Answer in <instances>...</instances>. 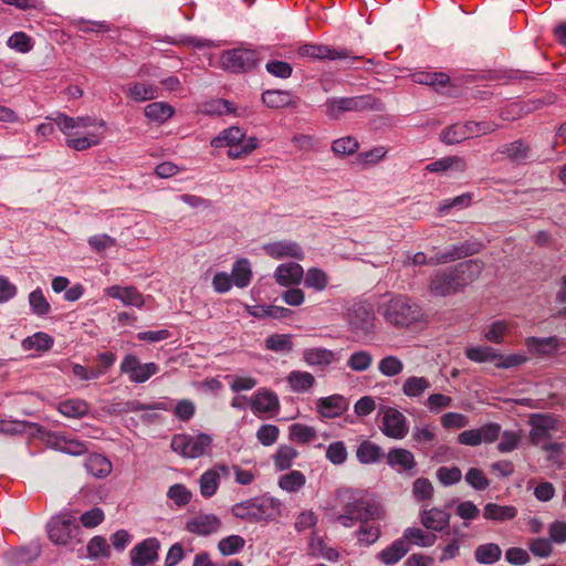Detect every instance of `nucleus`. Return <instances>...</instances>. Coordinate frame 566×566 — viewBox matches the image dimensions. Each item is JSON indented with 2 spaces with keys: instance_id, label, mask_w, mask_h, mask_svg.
Segmentation results:
<instances>
[{
  "instance_id": "nucleus-1",
  "label": "nucleus",
  "mask_w": 566,
  "mask_h": 566,
  "mask_svg": "<svg viewBox=\"0 0 566 566\" xmlns=\"http://www.w3.org/2000/svg\"><path fill=\"white\" fill-rule=\"evenodd\" d=\"M65 136V144L69 148L83 151L98 146L104 138L106 123L91 116L71 117L64 113L49 116Z\"/></svg>"
},
{
  "instance_id": "nucleus-2",
  "label": "nucleus",
  "mask_w": 566,
  "mask_h": 566,
  "mask_svg": "<svg viewBox=\"0 0 566 566\" xmlns=\"http://www.w3.org/2000/svg\"><path fill=\"white\" fill-rule=\"evenodd\" d=\"M336 499L343 507V513L335 516L334 521L344 527H353L359 521L378 520L381 517L379 506L358 491L350 489L338 490Z\"/></svg>"
},
{
  "instance_id": "nucleus-3",
  "label": "nucleus",
  "mask_w": 566,
  "mask_h": 566,
  "mask_svg": "<svg viewBox=\"0 0 566 566\" xmlns=\"http://www.w3.org/2000/svg\"><path fill=\"white\" fill-rule=\"evenodd\" d=\"M231 511L250 523L269 522L281 515V502L274 497H252L234 504Z\"/></svg>"
},
{
  "instance_id": "nucleus-4",
  "label": "nucleus",
  "mask_w": 566,
  "mask_h": 566,
  "mask_svg": "<svg viewBox=\"0 0 566 566\" xmlns=\"http://www.w3.org/2000/svg\"><path fill=\"white\" fill-rule=\"evenodd\" d=\"M378 313L387 323L405 327L409 326L419 318V306L405 295H397L379 304Z\"/></svg>"
},
{
  "instance_id": "nucleus-5",
  "label": "nucleus",
  "mask_w": 566,
  "mask_h": 566,
  "mask_svg": "<svg viewBox=\"0 0 566 566\" xmlns=\"http://www.w3.org/2000/svg\"><path fill=\"white\" fill-rule=\"evenodd\" d=\"M325 114L328 118L338 120L345 113L364 112V111H381L382 103L375 96L358 95L350 97H331L325 102Z\"/></svg>"
},
{
  "instance_id": "nucleus-6",
  "label": "nucleus",
  "mask_w": 566,
  "mask_h": 566,
  "mask_svg": "<svg viewBox=\"0 0 566 566\" xmlns=\"http://www.w3.org/2000/svg\"><path fill=\"white\" fill-rule=\"evenodd\" d=\"M261 61V56L256 50L248 48H235L222 52L220 64L224 71L239 74L245 73L254 67Z\"/></svg>"
},
{
  "instance_id": "nucleus-7",
  "label": "nucleus",
  "mask_w": 566,
  "mask_h": 566,
  "mask_svg": "<svg viewBox=\"0 0 566 566\" xmlns=\"http://www.w3.org/2000/svg\"><path fill=\"white\" fill-rule=\"evenodd\" d=\"M211 442L212 438L207 433H181L172 437L170 448L185 458L196 459L202 457L210 449Z\"/></svg>"
},
{
  "instance_id": "nucleus-8",
  "label": "nucleus",
  "mask_w": 566,
  "mask_h": 566,
  "mask_svg": "<svg viewBox=\"0 0 566 566\" xmlns=\"http://www.w3.org/2000/svg\"><path fill=\"white\" fill-rule=\"evenodd\" d=\"M48 536L55 545L65 546L77 535L80 526L75 517L69 513H61L53 516L46 525Z\"/></svg>"
},
{
  "instance_id": "nucleus-9",
  "label": "nucleus",
  "mask_w": 566,
  "mask_h": 566,
  "mask_svg": "<svg viewBox=\"0 0 566 566\" xmlns=\"http://www.w3.org/2000/svg\"><path fill=\"white\" fill-rule=\"evenodd\" d=\"M375 319L373 306L364 302L355 303L348 313L349 327L359 336H366L375 332Z\"/></svg>"
},
{
  "instance_id": "nucleus-10",
  "label": "nucleus",
  "mask_w": 566,
  "mask_h": 566,
  "mask_svg": "<svg viewBox=\"0 0 566 566\" xmlns=\"http://www.w3.org/2000/svg\"><path fill=\"white\" fill-rule=\"evenodd\" d=\"M297 53L302 57L313 60H346L348 65L359 60L358 56H352L346 49H337L325 44L307 43L298 48Z\"/></svg>"
},
{
  "instance_id": "nucleus-11",
  "label": "nucleus",
  "mask_w": 566,
  "mask_h": 566,
  "mask_svg": "<svg viewBox=\"0 0 566 566\" xmlns=\"http://www.w3.org/2000/svg\"><path fill=\"white\" fill-rule=\"evenodd\" d=\"M159 367L155 363L143 364L135 355H126L120 363V371L127 374L132 382L142 384L156 375Z\"/></svg>"
},
{
  "instance_id": "nucleus-12",
  "label": "nucleus",
  "mask_w": 566,
  "mask_h": 566,
  "mask_svg": "<svg viewBox=\"0 0 566 566\" xmlns=\"http://www.w3.org/2000/svg\"><path fill=\"white\" fill-rule=\"evenodd\" d=\"M381 431L386 437L401 440L408 433L407 418L402 412L391 407H384Z\"/></svg>"
},
{
  "instance_id": "nucleus-13",
  "label": "nucleus",
  "mask_w": 566,
  "mask_h": 566,
  "mask_svg": "<svg viewBox=\"0 0 566 566\" xmlns=\"http://www.w3.org/2000/svg\"><path fill=\"white\" fill-rule=\"evenodd\" d=\"M530 441L537 446L551 437L552 431L558 429V419L551 413H535L530 418Z\"/></svg>"
},
{
  "instance_id": "nucleus-14",
  "label": "nucleus",
  "mask_w": 566,
  "mask_h": 566,
  "mask_svg": "<svg viewBox=\"0 0 566 566\" xmlns=\"http://www.w3.org/2000/svg\"><path fill=\"white\" fill-rule=\"evenodd\" d=\"M429 291L437 296H448L461 291L452 268L436 271L430 281Z\"/></svg>"
},
{
  "instance_id": "nucleus-15",
  "label": "nucleus",
  "mask_w": 566,
  "mask_h": 566,
  "mask_svg": "<svg viewBox=\"0 0 566 566\" xmlns=\"http://www.w3.org/2000/svg\"><path fill=\"white\" fill-rule=\"evenodd\" d=\"M159 541L155 537L146 538L135 545L130 553L132 566H148L158 559Z\"/></svg>"
},
{
  "instance_id": "nucleus-16",
  "label": "nucleus",
  "mask_w": 566,
  "mask_h": 566,
  "mask_svg": "<svg viewBox=\"0 0 566 566\" xmlns=\"http://www.w3.org/2000/svg\"><path fill=\"white\" fill-rule=\"evenodd\" d=\"M480 243L465 241L447 247L432 255V263L443 264L473 255L480 251Z\"/></svg>"
},
{
  "instance_id": "nucleus-17",
  "label": "nucleus",
  "mask_w": 566,
  "mask_h": 566,
  "mask_svg": "<svg viewBox=\"0 0 566 566\" xmlns=\"http://www.w3.org/2000/svg\"><path fill=\"white\" fill-rule=\"evenodd\" d=\"M497 155H502L505 159L514 164H526L532 157V147L528 142L523 138L505 143L501 145L497 150Z\"/></svg>"
},
{
  "instance_id": "nucleus-18",
  "label": "nucleus",
  "mask_w": 566,
  "mask_h": 566,
  "mask_svg": "<svg viewBox=\"0 0 566 566\" xmlns=\"http://www.w3.org/2000/svg\"><path fill=\"white\" fill-rule=\"evenodd\" d=\"M221 520L216 514H199L188 520L186 531L199 536H208L219 532Z\"/></svg>"
},
{
  "instance_id": "nucleus-19",
  "label": "nucleus",
  "mask_w": 566,
  "mask_h": 566,
  "mask_svg": "<svg viewBox=\"0 0 566 566\" xmlns=\"http://www.w3.org/2000/svg\"><path fill=\"white\" fill-rule=\"evenodd\" d=\"M348 399L339 394L322 397L316 400V410L324 418H336L347 411Z\"/></svg>"
},
{
  "instance_id": "nucleus-20",
  "label": "nucleus",
  "mask_w": 566,
  "mask_h": 566,
  "mask_svg": "<svg viewBox=\"0 0 566 566\" xmlns=\"http://www.w3.org/2000/svg\"><path fill=\"white\" fill-rule=\"evenodd\" d=\"M264 252L276 260L280 259H296L303 260L304 252L301 245L294 241L281 240L271 243H266L263 245Z\"/></svg>"
},
{
  "instance_id": "nucleus-21",
  "label": "nucleus",
  "mask_w": 566,
  "mask_h": 566,
  "mask_svg": "<svg viewBox=\"0 0 566 566\" xmlns=\"http://www.w3.org/2000/svg\"><path fill=\"white\" fill-rule=\"evenodd\" d=\"M387 463L398 472H407L413 475L417 465L415 455L411 451L402 448H392L386 454Z\"/></svg>"
},
{
  "instance_id": "nucleus-22",
  "label": "nucleus",
  "mask_w": 566,
  "mask_h": 566,
  "mask_svg": "<svg viewBox=\"0 0 566 566\" xmlns=\"http://www.w3.org/2000/svg\"><path fill=\"white\" fill-rule=\"evenodd\" d=\"M230 469L227 465L219 464L207 470L199 479L200 493L203 497H211L216 494L220 476H228Z\"/></svg>"
},
{
  "instance_id": "nucleus-23",
  "label": "nucleus",
  "mask_w": 566,
  "mask_h": 566,
  "mask_svg": "<svg viewBox=\"0 0 566 566\" xmlns=\"http://www.w3.org/2000/svg\"><path fill=\"white\" fill-rule=\"evenodd\" d=\"M452 270L462 291L465 286L474 282L480 276L483 270V262L479 260H468L458 263L455 266H452Z\"/></svg>"
},
{
  "instance_id": "nucleus-24",
  "label": "nucleus",
  "mask_w": 566,
  "mask_h": 566,
  "mask_svg": "<svg viewBox=\"0 0 566 566\" xmlns=\"http://www.w3.org/2000/svg\"><path fill=\"white\" fill-rule=\"evenodd\" d=\"M104 292L107 296L120 301L125 306L142 307L145 303L143 294L134 286L112 285Z\"/></svg>"
},
{
  "instance_id": "nucleus-25",
  "label": "nucleus",
  "mask_w": 566,
  "mask_h": 566,
  "mask_svg": "<svg viewBox=\"0 0 566 566\" xmlns=\"http://www.w3.org/2000/svg\"><path fill=\"white\" fill-rule=\"evenodd\" d=\"M250 407L255 413L276 412L280 409V401L275 392L260 389L250 400Z\"/></svg>"
},
{
  "instance_id": "nucleus-26",
  "label": "nucleus",
  "mask_w": 566,
  "mask_h": 566,
  "mask_svg": "<svg viewBox=\"0 0 566 566\" xmlns=\"http://www.w3.org/2000/svg\"><path fill=\"white\" fill-rule=\"evenodd\" d=\"M302 358L307 366L325 369L336 360V355L327 348L310 347L303 350Z\"/></svg>"
},
{
  "instance_id": "nucleus-27",
  "label": "nucleus",
  "mask_w": 566,
  "mask_h": 566,
  "mask_svg": "<svg viewBox=\"0 0 566 566\" xmlns=\"http://www.w3.org/2000/svg\"><path fill=\"white\" fill-rule=\"evenodd\" d=\"M303 276V268L295 262L280 264L274 272L276 282L282 286L300 284Z\"/></svg>"
},
{
  "instance_id": "nucleus-28",
  "label": "nucleus",
  "mask_w": 566,
  "mask_h": 566,
  "mask_svg": "<svg viewBox=\"0 0 566 566\" xmlns=\"http://www.w3.org/2000/svg\"><path fill=\"white\" fill-rule=\"evenodd\" d=\"M468 164L463 157L460 156H447L440 159H437L433 163H430L426 166V170L429 172H446V171H455L462 174L467 170Z\"/></svg>"
},
{
  "instance_id": "nucleus-29",
  "label": "nucleus",
  "mask_w": 566,
  "mask_h": 566,
  "mask_svg": "<svg viewBox=\"0 0 566 566\" xmlns=\"http://www.w3.org/2000/svg\"><path fill=\"white\" fill-rule=\"evenodd\" d=\"M420 521L427 530L441 532L449 525L450 514L441 509L433 507L423 511Z\"/></svg>"
},
{
  "instance_id": "nucleus-30",
  "label": "nucleus",
  "mask_w": 566,
  "mask_h": 566,
  "mask_svg": "<svg viewBox=\"0 0 566 566\" xmlns=\"http://www.w3.org/2000/svg\"><path fill=\"white\" fill-rule=\"evenodd\" d=\"M409 549V544L405 539L399 538L392 542L391 545H389L385 549L380 551L377 554V558L382 564L391 566L397 564L400 559H402L407 555Z\"/></svg>"
},
{
  "instance_id": "nucleus-31",
  "label": "nucleus",
  "mask_w": 566,
  "mask_h": 566,
  "mask_svg": "<svg viewBox=\"0 0 566 566\" xmlns=\"http://www.w3.org/2000/svg\"><path fill=\"white\" fill-rule=\"evenodd\" d=\"M308 555L314 558H323L328 562H336L338 559V552L329 547L324 538L317 533H312L308 542Z\"/></svg>"
},
{
  "instance_id": "nucleus-32",
  "label": "nucleus",
  "mask_w": 566,
  "mask_h": 566,
  "mask_svg": "<svg viewBox=\"0 0 566 566\" xmlns=\"http://www.w3.org/2000/svg\"><path fill=\"white\" fill-rule=\"evenodd\" d=\"M40 555L39 545L13 547L6 552L4 559L11 565L28 564Z\"/></svg>"
},
{
  "instance_id": "nucleus-33",
  "label": "nucleus",
  "mask_w": 566,
  "mask_h": 566,
  "mask_svg": "<svg viewBox=\"0 0 566 566\" xmlns=\"http://www.w3.org/2000/svg\"><path fill=\"white\" fill-rule=\"evenodd\" d=\"M286 382L290 386L291 391L295 394L308 392L316 384L315 377L304 370H292L286 376Z\"/></svg>"
},
{
  "instance_id": "nucleus-34",
  "label": "nucleus",
  "mask_w": 566,
  "mask_h": 566,
  "mask_svg": "<svg viewBox=\"0 0 566 566\" xmlns=\"http://www.w3.org/2000/svg\"><path fill=\"white\" fill-rule=\"evenodd\" d=\"M125 94L134 102H146L158 96V87L146 82H135L125 88Z\"/></svg>"
},
{
  "instance_id": "nucleus-35",
  "label": "nucleus",
  "mask_w": 566,
  "mask_h": 566,
  "mask_svg": "<svg viewBox=\"0 0 566 566\" xmlns=\"http://www.w3.org/2000/svg\"><path fill=\"white\" fill-rule=\"evenodd\" d=\"M262 102L270 108L296 107L291 92L282 90H268L262 93Z\"/></svg>"
},
{
  "instance_id": "nucleus-36",
  "label": "nucleus",
  "mask_w": 566,
  "mask_h": 566,
  "mask_svg": "<svg viewBox=\"0 0 566 566\" xmlns=\"http://www.w3.org/2000/svg\"><path fill=\"white\" fill-rule=\"evenodd\" d=\"M384 457L382 448L369 440H364L356 449V458L361 464L378 463Z\"/></svg>"
},
{
  "instance_id": "nucleus-37",
  "label": "nucleus",
  "mask_w": 566,
  "mask_h": 566,
  "mask_svg": "<svg viewBox=\"0 0 566 566\" xmlns=\"http://www.w3.org/2000/svg\"><path fill=\"white\" fill-rule=\"evenodd\" d=\"M53 345V337L44 332H36L21 342V348L24 352L34 350L36 353H45L50 350Z\"/></svg>"
},
{
  "instance_id": "nucleus-38",
  "label": "nucleus",
  "mask_w": 566,
  "mask_h": 566,
  "mask_svg": "<svg viewBox=\"0 0 566 566\" xmlns=\"http://www.w3.org/2000/svg\"><path fill=\"white\" fill-rule=\"evenodd\" d=\"M528 350L532 354L536 355H552L554 354L558 347L559 342L558 338L555 336L549 337H528L525 342Z\"/></svg>"
},
{
  "instance_id": "nucleus-39",
  "label": "nucleus",
  "mask_w": 566,
  "mask_h": 566,
  "mask_svg": "<svg viewBox=\"0 0 566 566\" xmlns=\"http://www.w3.org/2000/svg\"><path fill=\"white\" fill-rule=\"evenodd\" d=\"M57 410L67 418H82L88 413L90 405L84 399L72 398L61 401Z\"/></svg>"
},
{
  "instance_id": "nucleus-40",
  "label": "nucleus",
  "mask_w": 566,
  "mask_h": 566,
  "mask_svg": "<svg viewBox=\"0 0 566 566\" xmlns=\"http://www.w3.org/2000/svg\"><path fill=\"white\" fill-rule=\"evenodd\" d=\"M430 387L431 382L427 377L410 376L402 382L401 391L406 397L412 399L421 397Z\"/></svg>"
},
{
  "instance_id": "nucleus-41",
  "label": "nucleus",
  "mask_w": 566,
  "mask_h": 566,
  "mask_svg": "<svg viewBox=\"0 0 566 566\" xmlns=\"http://www.w3.org/2000/svg\"><path fill=\"white\" fill-rule=\"evenodd\" d=\"M233 285L239 289L247 287L252 280V270L250 261L245 258L237 260L231 270Z\"/></svg>"
},
{
  "instance_id": "nucleus-42",
  "label": "nucleus",
  "mask_w": 566,
  "mask_h": 566,
  "mask_svg": "<svg viewBox=\"0 0 566 566\" xmlns=\"http://www.w3.org/2000/svg\"><path fill=\"white\" fill-rule=\"evenodd\" d=\"M144 114L149 120L163 124L174 116L175 109L166 102H154L145 106Z\"/></svg>"
},
{
  "instance_id": "nucleus-43",
  "label": "nucleus",
  "mask_w": 566,
  "mask_h": 566,
  "mask_svg": "<svg viewBox=\"0 0 566 566\" xmlns=\"http://www.w3.org/2000/svg\"><path fill=\"white\" fill-rule=\"evenodd\" d=\"M517 515V510L512 505H499L496 503H488L483 509V516L486 520L505 522L513 520Z\"/></svg>"
},
{
  "instance_id": "nucleus-44",
  "label": "nucleus",
  "mask_w": 566,
  "mask_h": 566,
  "mask_svg": "<svg viewBox=\"0 0 566 566\" xmlns=\"http://www.w3.org/2000/svg\"><path fill=\"white\" fill-rule=\"evenodd\" d=\"M112 462L102 454H91L85 460V469L95 478H105L112 472Z\"/></svg>"
},
{
  "instance_id": "nucleus-45",
  "label": "nucleus",
  "mask_w": 566,
  "mask_h": 566,
  "mask_svg": "<svg viewBox=\"0 0 566 566\" xmlns=\"http://www.w3.org/2000/svg\"><path fill=\"white\" fill-rule=\"evenodd\" d=\"M502 549L495 543H485L476 546L474 558L479 564L493 565L501 559Z\"/></svg>"
},
{
  "instance_id": "nucleus-46",
  "label": "nucleus",
  "mask_w": 566,
  "mask_h": 566,
  "mask_svg": "<svg viewBox=\"0 0 566 566\" xmlns=\"http://www.w3.org/2000/svg\"><path fill=\"white\" fill-rule=\"evenodd\" d=\"M402 539L408 544L412 543L420 547H430L434 545L437 536L434 534H428L419 527H408L403 532Z\"/></svg>"
},
{
  "instance_id": "nucleus-47",
  "label": "nucleus",
  "mask_w": 566,
  "mask_h": 566,
  "mask_svg": "<svg viewBox=\"0 0 566 566\" xmlns=\"http://www.w3.org/2000/svg\"><path fill=\"white\" fill-rule=\"evenodd\" d=\"M243 139L244 132L237 126H232L224 129L219 136L212 138L211 146L216 148L223 146H235V144L242 143Z\"/></svg>"
},
{
  "instance_id": "nucleus-48",
  "label": "nucleus",
  "mask_w": 566,
  "mask_h": 566,
  "mask_svg": "<svg viewBox=\"0 0 566 566\" xmlns=\"http://www.w3.org/2000/svg\"><path fill=\"white\" fill-rule=\"evenodd\" d=\"M306 483L305 475L298 471L293 470L286 474H283L279 479V486L289 493L298 492Z\"/></svg>"
},
{
  "instance_id": "nucleus-49",
  "label": "nucleus",
  "mask_w": 566,
  "mask_h": 566,
  "mask_svg": "<svg viewBox=\"0 0 566 566\" xmlns=\"http://www.w3.org/2000/svg\"><path fill=\"white\" fill-rule=\"evenodd\" d=\"M298 452L291 446H280L273 455V462L277 470L284 471L292 467Z\"/></svg>"
},
{
  "instance_id": "nucleus-50",
  "label": "nucleus",
  "mask_w": 566,
  "mask_h": 566,
  "mask_svg": "<svg viewBox=\"0 0 566 566\" xmlns=\"http://www.w3.org/2000/svg\"><path fill=\"white\" fill-rule=\"evenodd\" d=\"M440 139L447 145L459 144L465 139H469L465 123H457L448 126L441 132Z\"/></svg>"
},
{
  "instance_id": "nucleus-51",
  "label": "nucleus",
  "mask_w": 566,
  "mask_h": 566,
  "mask_svg": "<svg viewBox=\"0 0 566 566\" xmlns=\"http://www.w3.org/2000/svg\"><path fill=\"white\" fill-rule=\"evenodd\" d=\"M265 348L275 353H289L293 349L292 336L289 334H272L265 339Z\"/></svg>"
},
{
  "instance_id": "nucleus-52",
  "label": "nucleus",
  "mask_w": 566,
  "mask_h": 566,
  "mask_svg": "<svg viewBox=\"0 0 566 566\" xmlns=\"http://www.w3.org/2000/svg\"><path fill=\"white\" fill-rule=\"evenodd\" d=\"M374 361L373 355L368 350L354 352L347 359V366L357 373L366 371Z\"/></svg>"
},
{
  "instance_id": "nucleus-53",
  "label": "nucleus",
  "mask_w": 566,
  "mask_h": 566,
  "mask_svg": "<svg viewBox=\"0 0 566 566\" xmlns=\"http://www.w3.org/2000/svg\"><path fill=\"white\" fill-rule=\"evenodd\" d=\"M54 446L59 451L71 455H81L87 451V447L84 442L65 437H57Z\"/></svg>"
},
{
  "instance_id": "nucleus-54",
  "label": "nucleus",
  "mask_w": 566,
  "mask_h": 566,
  "mask_svg": "<svg viewBox=\"0 0 566 566\" xmlns=\"http://www.w3.org/2000/svg\"><path fill=\"white\" fill-rule=\"evenodd\" d=\"M465 356L475 363H494L497 361L499 354L489 346L469 347L465 350Z\"/></svg>"
},
{
  "instance_id": "nucleus-55",
  "label": "nucleus",
  "mask_w": 566,
  "mask_h": 566,
  "mask_svg": "<svg viewBox=\"0 0 566 566\" xmlns=\"http://www.w3.org/2000/svg\"><path fill=\"white\" fill-rule=\"evenodd\" d=\"M378 370L385 377H395L402 373L403 363L399 357L388 355L379 360Z\"/></svg>"
},
{
  "instance_id": "nucleus-56",
  "label": "nucleus",
  "mask_w": 566,
  "mask_h": 566,
  "mask_svg": "<svg viewBox=\"0 0 566 566\" xmlns=\"http://www.w3.org/2000/svg\"><path fill=\"white\" fill-rule=\"evenodd\" d=\"M245 545V541L240 535H230L219 541L218 551L222 556H230L240 553Z\"/></svg>"
},
{
  "instance_id": "nucleus-57",
  "label": "nucleus",
  "mask_w": 566,
  "mask_h": 566,
  "mask_svg": "<svg viewBox=\"0 0 566 566\" xmlns=\"http://www.w3.org/2000/svg\"><path fill=\"white\" fill-rule=\"evenodd\" d=\"M29 305L32 313L36 316H45L51 311V305L41 289H35L29 294Z\"/></svg>"
},
{
  "instance_id": "nucleus-58",
  "label": "nucleus",
  "mask_w": 566,
  "mask_h": 566,
  "mask_svg": "<svg viewBox=\"0 0 566 566\" xmlns=\"http://www.w3.org/2000/svg\"><path fill=\"white\" fill-rule=\"evenodd\" d=\"M304 284L308 289L323 291L328 284L327 274L317 268H311L305 275Z\"/></svg>"
},
{
  "instance_id": "nucleus-59",
  "label": "nucleus",
  "mask_w": 566,
  "mask_h": 566,
  "mask_svg": "<svg viewBox=\"0 0 566 566\" xmlns=\"http://www.w3.org/2000/svg\"><path fill=\"white\" fill-rule=\"evenodd\" d=\"M413 81L419 84H424L429 86H440L444 87L449 82V75L441 72L426 73L420 72L413 75Z\"/></svg>"
},
{
  "instance_id": "nucleus-60",
  "label": "nucleus",
  "mask_w": 566,
  "mask_h": 566,
  "mask_svg": "<svg viewBox=\"0 0 566 566\" xmlns=\"http://www.w3.org/2000/svg\"><path fill=\"white\" fill-rule=\"evenodd\" d=\"M87 556L92 559L98 557H108L111 554L109 545L103 536H94L90 539L86 546Z\"/></svg>"
},
{
  "instance_id": "nucleus-61",
  "label": "nucleus",
  "mask_w": 566,
  "mask_h": 566,
  "mask_svg": "<svg viewBox=\"0 0 566 566\" xmlns=\"http://www.w3.org/2000/svg\"><path fill=\"white\" fill-rule=\"evenodd\" d=\"M316 437V431L313 427L303 423H293L290 426V439L298 443L311 442Z\"/></svg>"
},
{
  "instance_id": "nucleus-62",
  "label": "nucleus",
  "mask_w": 566,
  "mask_h": 566,
  "mask_svg": "<svg viewBox=\"0 0 566 566\" xmlns=\"http://www.w3.org/2000/svg\"><path fill=\"white\" fill-rule=\"evenodd\" d=\"M453 399L450 396L433 392L424 401V406L430 412L438 413L441 410L452 406Z\"/></svg>"
},
{
  "instance_id": "nucleus-63",
  "label": "nucleus",
  "mask_w": 566,
  "mask_h": 566,
  "mask_svg": "<svg viewBox=\"0 0 566 566\" xmlns=\"http://www.w3.org/2000/svg\"><path fill=\"white\" fill-rule=\"evenodd\" d=\"M360 526L357 532L358 541L366 545L374 544L380 536L378 526L370 524L369 521H359Z\"/></svg>"
},
{
  "instance_id": "nucleus-64",
  "label": "nucleus",
  "mask_w": 566,
  "mask_h": 566,
  "mask_svg": "<svg viewBox=\"0 0 566 566\" xmlns=\"http://www.w3.org/2000/svg\"><path fill=\"white\" fill-rule=\"evenodd\" d=\"M7 45L19 53H28L33 46L31 38L24 32H14L8 39Z\"/></svg>"
}]
</instances>
